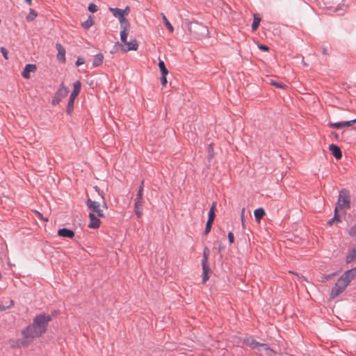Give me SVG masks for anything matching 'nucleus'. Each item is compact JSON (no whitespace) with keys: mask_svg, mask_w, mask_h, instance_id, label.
Segmentation results:
<instances>
[{"mask_svg":"<svg viewBox=\"0 0 356 356\" xmlns=\"http://www.w3.org/2000/svg\"><path fill=\"white\" fill-rule=\"evenodd\" d=\"M51 316L44 314L36 316L32 324L26 327L22 331L23 339L18 340L13 347L20 348L28 346L35 338L40 337L47 330Z\"/></svg>","mask_w":356,"mask_h":356,"instance_id":"obj_1","label":"nucleus"},{"mask_svg":"<svg viewBox=\"0 0 356 356\" xmlns=\"http://www.w3.org/2000/svg\"><path fill=\"white\" fill-rule=\"evenodd\" d=\"M356 277V267L346 271L337 281L330 292V298L334 299L345 291L350 282Z\"/></svg>","mask_w":356,"mask_h":356,"instance_id":"obj_2","label":"nucleus"},{"mask_svg":"<svg viewBox=\"0 0 356 356\" xmlns=\"http://www.w3.org/2000/svg\"><path fill=\"white\" fill-rule=\"evenodd\" d=\"M95 189L101 195L103 204L101 206L99 202L92 200L90 198H88L86 202V205L88 207V209L91 211L90 213H97L99 218H105V214L104 213V210L101 207H102L104 209H107V204L104 200V197L103 194L100 193L98 187L95 186Z\"/></svg>","mask_w":356,"mask_h":356,"instance_id":"obj_3","label":"nucleus"},{"mask_svg":"<svg viewBox=\"0 0 356 356\" xmlns=\"http://www.w3.org/2000/svg\"><path fill=\"white\" fill-rule=\"evenodd\" d=\"M350 207V197L348 191L343 189L339 192L336 210L348 209Z\"/></svg>","mask_w":356,"mask_h":356,"instance_id":"obj_4","label":"nucleus"},{"mask_svg":"<svg viewBox=\"0 0 356 356\" xmlns=\"http://www.w3.org/2000/svg\"><path fill=\"white\" fill-rule=\"evenodd\" d=\"M188 30L190 33L194 35L197 38L200 39L206 36L208 33V30L206 26L199 23H189Z\"/></svg>","mask_w":356,"mask_h":356,"instance_id":"obj_5","label":"nucleus"},{"mask_svg":"<svg viewBox=\"0 0 356 356\" xmlns=\"http://www.w3.org/2000/svg\"><path fill=\"white\" fill-rule=\"evenodd\" d=\"M144 191V181H142L137 193L134 204V212L138 218H140L143 215V196Z\"/></svg>","mask_w":356,"mask_h":356,"instance_id":"obj_6","label":"nucleus"},{"mask_svg":"<svg viewBox=\"0 0 356 356\" xmlns=\"http://www.w3.org/2000/svg\"><path fill=\"white\" fill-rule=\"evenodd\" d=\"M81 84L79 81H76L73 84L74 89L70 95V97L68 104L67 106V110H66V111L68 114H71V113L73 111L74 102L81 91Z\"/></svg>","mask_w":356,"mask_h":356,"instance_id":"obj_7","label":"nucleus"},{"mask_svg":"<svg viewBox=\"0 0 356 356\" xmlns=\"http://www.w3.org/2000/svg\"><path fill=\"white\" fill-rule=\"evenodd\" d=\"M69 92V90L67 87L65 86V85L62 83L60 85V87L58 88V90L55 93L51 104L55 106L60 103V102L67 96V95Z\"/></svg>","mask_w":356,"mask_h":356,"instance_id":"obj_8","label":"nucleus"},{"mask_svg":"<svg viewBox=\"0 0 356 356\" xmlns=\"http://www.w3.org/2000/svg\"><path fill=\"white\" fill-rule=\"evenodd\" d=\"M88 216L90 218L88 227L92 229L99 228L101 225V220H99V218H98L93 213H90Z\"/></svg>","mask_w":356,"mask_h":356,"instance_id":"obj_9","label":"nucleus"},{"mask_svg":"<svg viewBox=\"0 0 356 356\" xmlns=\"http://www.w3.org/2000/svg\"><path fill=\"white\" fill-rule=\"evenodd\" d=\"M37 70V67L34 64H27L26 65L22 75L24 79H29L31 78V73L35 72Z\"/></svg>","mask_w":356,"mask_h":356,"instance_id":"obj_10","label":"nucleus"},{"mask_svg":"<svg viewBox=\"0 0 356 356\" xmlns=\"http://www.w3.org/2000/svg\"><path fill=\"white\" fill-rule=\"evenodd\" d=\"M356 122V118L352 120L342 122H334V123H330V127L337 128V129H341L345 127H350L354 124Z\"/></svg>","mask_w":356,"mask_h":356,"instance_id":"obj_11","label":"nucleus"},{"mask_svg":"<svg viewBox=\"0 0 356 356\" xmlns=\"http://www.w3.org/2000/svg\"><path fill=\"white\" fill-rule=\"evenodd\" d=\"M126 45L125 48H122V50L124 52H127L129 51H136L138 48V44L136 40H133L130 42H127V43H124Z\"/></svg>","mask_w":356,"mask_h":356,"instance_id":"obj_12","label":"nucleus"},{"mask_svg":"<svg viewBox=\"0 0 356 356\" xmlns=\"http://www.w3.org/2000/svg\"><path fill=\"white\" fill-rule=\"evenodd\" d=\"M56 47L58 50V55H57L58 59L61 60L63 63H65L66 60L65 48L62 46L61 44H59V43H57Z\"/></svg>","mask_w":356,"mask_h":356,"instance_id":"obj_13","label":"nucleus"},{"mask_svg":"<svg viewBox=\"0 0 356 356\" xmlns=\"http://www.w3.org/2000/svg\"><path fill=\"white\" fill-rule=\"evenodd\" d=\"M329 149L332 152V155L337 159H340L342 157L341 151L340 148L338 146H337V145H335L334 144L330 145Z\"/></svg>","mask_w":356,"mask_h":356,"instance_id":"obj_14","label":"nucleus"},{"mask_svg":"<svg viewBox=\"0 0 356 356\" xmlns=\"http://www.w3.org/2000/svg\"><path fill=\"white\" fill-rule=\"evenodd\" d=\"M58 234L60 236L70 238H73L74 236V232L72 230L68 229L67 228L60 229L58 231Z\"/></svg>","mask_w":356,"mask_h":356,"instance_id":"obj_15","label":"nucleus"},{"mask_svg":"<svg viewBox=\"0 0 356 356\" xmlns=\"http://www.w3.org/2000/svg\"><path fill=\"white\" fill-rule=\"evenodd\" d=\"M129 31H130V27L121 28L120 40L122 43H127V36L129 33Z\"/></svg>","mask_w":356,"mask_h":356,"instance_id":"obj_16","label":"nucleus"},{"mask_svg":"<svg viewBox=\"0 0 356 356\" xmlns=\"http://www.w3.org/2000/svg\"><path fill=\"white\" fill-rule=\"evenodd\" d=\"M243 343H244V344L250 346L252 348H255L258 346L260 347V345H261L252 338H247V339H244Z\"/></svg>","mask_w":356,"mask_h":356,"instance_id":"obj_17","label":"nucleus"},{"mask_svg":"<svg viewBox=\"0 0 356 356\" xmlns=\"http://www.w3.org/2000/svg\"><path fill=\"white\" fill-rule=\"evenodd\" d=\"M254 214L256 221L259 222H260L261 219L264 216L265 211H264V209L259 208V209H257L256 210H254Z\"/></svg>","mask_w":356,"mask_h":356,"instance_id":"obj_18","label":"nucleus"},{"mask_svg":"<svg viewBox=\"0 0 356 356\" xmlns=\"http://www.w3.org/2000/svg\"><path fill=\"white\" fill-rule=\"evenodd\" d=\"M260 22H261V19L259 17V15H257V14H254V15L253 22L252 24V29L253 31H257V29L259 27Z\"/></svg>","mask_w":356,"mask_h":356,"instance_id":"obj_19","label":"nucleus"},{"mask_svg":"<svg viewBox=\"0 0 356 356\" xmlns=\"http://www.w3.org/2000/svg\"><path fill=\"white\" fill-rule=\"evenodd\" d=\"M356 258V248L352 249L346 257V262L351 263Z\"/></svg>","mask_w":356,"mask_h":356,"instance_id":"obj_20","label":"nucleus"},{"mask_svg":"<svg viewBox=\"0 0 356 356\" xmlns=\"http://www.w3.org/2000/svg\"><path fill=\"white\" fill-rule=\"evenodd\" d=\"M261 350L264 351L268 356H274L275 353L266 344L262 343L260 345Z\"/></svg>","mask_w":356,"mask_h":356,"instance_id":"obj_21","label":"nucleus"},{"mask_svg":"<svg viewBox=\"0 0 356 356\" xmlns=\"http://www.w3.org/2000/svg\"><path fill=\"white\" fill-rule=\"evenodd\" d=\"M103 58H104V56L102 54H97L95 56L94 58V60H93V65L95 67H97V66H99L100 65L102 64L103 63Z\"/></svg>","mask_w":356,"mask_h":356,"instance_id":"obj_22","label":"nucleus"},{"mask_svg":"<svg viewBox=\"0 0 356 356\" xmlns=\"http://www.w3.org/2000/svg\"><path fill=\"white\" fill-rule=\"evenodd\" d=\"M161 15H162V19H163V21L165 26L167 27V29H168V31L170 33H172L174 31L173 26H172V24H170V22L168 21L166 16L163 13H161Z\"/></svg>","mask_w":356,"mask_h":356,"instance_id":"obj_23","label":"nucleus"},{"mask_svg":"<svg viewBox=\"0 0 356 356\" xmlns=\"http://www.w3.org/2000/svg\"><path fill=\"white\" fill-rule=\"evenodd\" d=\"M159 67L160 69L161 75L167 76L168 74V70L165 67V63L162 60H159Z\"/></svg>","mask_w":356,"mask_h":356,"instance_id":"obj_24","label":"nucleus"},{"mask_svg":"<svg viewBox=\"0 0 356 356\" xmlns=\"http://www.w3.org/2000/svg\"><path fill=\"white\" fill-rule=\"evenodd\" d=\"M126 15H122L118 18L120 23V28L123 27H130V24L128 22L127 19L125 17Z\"/></svg>","mask_w":356,"mask_h":356,"instance_id":"obj_25","label":"nucleus"},{"mask_svg":"<svg viewBox=\"0 0 356 356\" xmlns=\"http://www.w3.org/2000/svg\"><path fill=\"white\" fill-rule=\"evenodd\" d=\"M216 202H215L213 203V205H212L211 208L210 209V210L209 211L208 220L213 222L214 218H215V208H216Z\"/></svg>","mask_w":356,"mask_h":356,"instance_id":"obj_26","label":"nucleus"},{"mask_svg":"<svg viewBox=\"0 0 356 356\" xmlns=\"http://www.w3.org/2000/svg\"><path fill=\"white\" fill-rule=\"evenodd\" d=\"M38 16V13L33 9L29 10V13L26 16V19L28 22H31L34 20Z\"/></svg>","mask_w":356,"mask_h":356,"instance_id":"obj_27","label":"nucleus"},{"mask_svg":"<svg viewBox=\"0 0 356 356\" xmlns=\"http://www.w3.org/2000/svg\"><path fill=\"white\" fill-rule=\"evenodd\" d=\"M109 10L112 13V14L117 18H119L122 15H123L122 14V9H120V8H109Z\"/></svg>","mask_w":356,"mask_h":356,"instance_id":"obj_28","label":"nucleus"},{"mask_svg":"<svg viewBox=\"0 0 356 356\" xmlns=\"http://www.w3.org/2000/svg\"><path fill=\"white\" fill-rule=\"evenodd\" d=\"M338 211L337 210L334 209V217L333 218L330 219L328 222H327V224L331 225H332V223L335 221L337 222H341V219L338 215Z\"/></svg>","mask_w":356,"mask_h":356,"instance_id":"obj_29","label":"nucleus"},{"mask_svg":"<svg viewBox=\"0 0 356 356\" xmlns=\"http://www.w3.org/2000/svg\"><path fill=\"white\" fill-rule=\"evenodd\" d=\"M270 83L271 85L275 86L277 88H285L286 86L282 82H278L275 80L270 79Z\"/></svg>","mask_w":356,"mask_h":356,"instance_id":"obj_30","label":"nucleus"},{"mask_svg":"<svg viewBox=\"0 0 356 356\" xmlns=\"http://www.w3.org/2000/svg\"><path fill=\"white\" fill-rule=\"evenodd\" d=\"M209 254H210L209 249L207 247L204 248V251H203V259H202V262H207L209 257Z\"/></svg>","mask_w":356,"mask_h":356,"instance_id":"obj_31","label":"nucleus"},{"mask_svg":"<svg viewBox=\"0 0 356 356\" xmlns=\"http://www.w3.org/2000/svg\"><path fill=\"white\" fill-rule=\"evenodd\" d=\"M94 24V22L93 20L90 17L88 19H87L86 22H83L81 24L82 26L84 28V29H89L90 27H91Z\"/></svg>","mask_w":356,"mask_h":356,"instance_id":"obj_32","label":"nucleus"},{"mask_svg":"<svg viewBox=\"0 0 356 356\" xmlns=\"http://www.w3.org/2000/svg\"><path fill=\"white\" fill-rule=\"evenodd\" d=\"M202 265L203 273H209L211 272V268H210L208 261L207 262H202Z\"/></svg>","mask_w":356,"mask_h":356,"instance_id":"obj_33","label":"nucleus"},{"mask_svg":"<svg viewBox=\"0 0 356 356\" xmlns=\"http://www.w3.org/2000/svg\"><path fill=\"white\" fill-rule=\"evenodd\" d=\"M213 222V221L207 220V225H206V228H205V230H204V234H209V232L211 231Z\"/></svg>","mask_w":356,"mask_h":356,"instance_id":"obj_34","label":"nucleus"},{"mask_svg":"<svg viewBox=\"0 0 356 356\" xmlns=\"http://www.w3.org/2000/svg\"><path fill=\"white\" fill-rule=\"evenodd\" d=\"M88 10L91 13H95L96 11H97V6L94 3H90L88 6Z\"/></svg>","mask_w":356,"mask_h":356,"instance_id":"obj_35","label":"nucleus"},{"mask_svg":"<svg viewBox=\"0 0 356 356\" xmlns=\"http://www.w3.org/2000/svg\"><path fill=\"white\" fill-rule=\"evenodd\" d=\"M349 234L350 236H356V224L350 229Z\"/></svg>","mask_w":356,"mask_h":356,"instance_id":"obj_36","label":"nucleus"},{"mask_svg":"<svg viewBox=\"0 0 356 356\" xmlns=\"http://www.w3.org/2000/svg\"><path fill=\"white\" fill-rule=\"evenodd\" d=\"M228 239L231 244L233 243L234 241V234L231 232L228 233Z\"/></svg>","mask_w":356,"mask_h":356,"instance_id":"obj_37","label":"nucleus"},{"mask_svg":"<svg viewBox=\"0 0 356 356\" xmlns=\"http://www.w3.org/2000/svg\"><path fill=\"white\" fill-rule=\"evenodd\" d=\"M1 52L2 53L3 57L6 58V59H8V51L6 50V48L4 47H1Z\"/></svg>","mask_w":356,"mask_h":356,"instance_id":"obj_38","label":"nucleus"},{"mask_svg":"<svg viewBox=\"0 0 356 356\" xmlns=\"http://www.w3.org/2000/svg\"><path fill=\"white\" fill-rule=\"evenodd\" d=\"M85 60L83 58H78L76 62V66H79L81 65H83L84 63Z\"/></svg>","mask_w":356,"mask_h":356,"instance_id":"obj_39","label":"nucleus"},{"mask_svg":"<svg viewBox=\"0 0 356 356\" xmlns=\"http://www.w3.org/2000/svg\"><path fill=\"white\" fill-rule=\"evenodd\" d=\"M258 47L259 49H261L262 51H268L269 50L268 47L264 45V44H260L258 46Z\"/></svg>","mask_w":356,"mask_h":356,"instance_id":"obj_40","label":"nucleus"},{"mask_svg":"<svg viewBox=\"0 0 356 356\" xmlns=\"http://www.w3.org/2000/svg\"><path fill=\"white\" fill-rule=\"evenodd\" d=\"M161 84L164 87L166 86V84H167L166 76L162 75V76H161Z\"/></svg>","mask_w":356,"mask_h":356,"instance_id":"obj_41","label":"nucleus"},{"mask_svg":"<svg viewBox=\"0 0 356 356\" xmlns=\"http://www.w3.org/2000/svg\"><path fill=\"white\" fill-rule=\"evenodd\" d=\"M209 278V273H203L202 282L205 283Z\"/></svg>","mask_w":356,"mask_h":356,"instance_id":"obj_42","label":"nucleus"},{"mask_svg":"<svg viewBox=\"0 0 356 356\" xmlns=\"http://www.w3.org/2000/svg\"><path fill=\"white\" fill-rule=\"evenodd\" d=\"M244 214H245V209L243 208L241 211V222H242L243 226H244Z\"/></svg>","mask_w":356,"mask_h":356,"instance_id":"obj_43","label":"nucleus"},{"mask_svg":"<svg viewBox=\"0 0 356 356\" xmlns=\"http://www.w3.org/2000/svg\"><path fill=\"white\" fill-rule=\"evenodd\" d=\"M129 13V8L127 6L125 9L122 10L123 15H127Z\"/></svg>","mask_w":356,"mask_h":356,"instance_id":"obj_44","label":"nucleus"},{"mask_svg":"<svg viewBox=\"0 0 356 356\" xmlns=\"http://www.w3.org/2000/svg\"><path fill=\"white\" fill-rule=\"evenodd\" d=\"M6 307L0 302V310H5Z\"/></svg>","mask_w":356,"mask_h":356,"instance_id":"obj_45","label":"nucleus"},{"mask_svg":"<svg viewBox=\"0 0 356 356\" xmlns=\"http://www.w3.org/2000/svg\"><path fill=\"white\" fill-rule=\"evenodd\" d=\"M26 2L29 4V5H31L32 4V0H25Z\"/></svg>","mask_w":356,"mask_h":356,"instance_id":"obj_46","label":"nucleus"}]
</instances>
